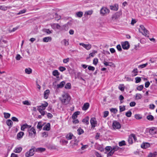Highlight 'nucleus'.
I'll return each mask as SVG.
<instances>
[{"instance_id":"obj_45","label":"nucleus","mask_w":157,"mask_h":157,"mask_svg":"<svg viewBox=\"0 0 157 157\" xmlns=\"http://www.w3.org/2000/svg\"><path fill=\"white\" fill-rule=\"evenodd\" d=\"M148 65L147 63H146L142 64L138 66V68H143L147 66Z\"/></svg>"},{"instance_id":"obj_43","label":"nucleus","mask_w":157,"mask_h":157,"mask_svg":"<svg viewBox=\"0 0 157 157\" xmlns=\"http://www.w3.org/2000/svg\"><path fill=\"white\" fill-rule=\"evenodd\" d=\"M132 114L131 112L129 110L126 113L125 115L127 117H130L131 116Z\"/></svg>"},{"instance_id":"obj_1","label":"nucleus","mask_w":157,"mask_h":157,"mask_svg":"<svg viewBox=\"0 0 157 157\" xmlns=\"http://www.w3.org/2000/svg\"><path fill=\"white\" fill-rule=\"evenodd\" d=\"M71 98L67 94H65L62 95V98L61 99L62 103L64 105L68 104Z\"/></svg>"},{"instance_id":"obj_52","label":"nucleus","mask_w":157,"mask_h":157,"mask_svg":"<svg viewBox=\"0 0 157 157\" xmlns=\"http://www.w3.org/2000/svg\"><path fill=\"white\" fill-rule=\"evenodd\" d=\"M136 80L135 82L136 83H138L140 82L141 81V78L139 77H136L135 78Z\"/></svg>"},{"instance_id":"obj_39","label":"nucleus","mask_w":157,"mask_h":157,"mask_svg":"<svg viewBox=\"0 0 157 157\" xmlns=\"http://www.w3.org/2000/svg\"><path fill=\"white\" fill-rule=\"evenodd\" d=\"M112 148L114 151H115L121 149V148L117 146H113L112 147Z\"/></svg>"},{"instance_id":"obj_4","label":"nucleus","mask_w":157,"mask_h":157,"mask_svg":"<svg viewBox=\"0 0 157 157\" xmlns=\"http://www.w3.org/2000/svg\"><path fill=\"white\" fill-rule=\"evenodd\" d=\"M140 28L139 29V32L141 33L143 35L146 36H147L148 34V31L143 25H140Z\"/></svg>"},{"instance_id":"obj_13","label":"nucleus","mask_w":157,"mask_h":157,"mask_svg":"<svg viewBox=\"0 0 157 157\" xmlns=\"http://www.w3.org/2000/svg\"><path fill=\"white\" fill-rule=\"evenodd\" d=\"M75 137L71 133H69L66 136V138L67 140H70Z\"/></svg>"},{"instance_id":"obj_55","label":"nucleus","mask_w":157,"mask_h":157,"mask_svg":"<svg viewBox=\"0 0 157 157\" xmlns=\"http://www.w3.org/2000/svg\"><path fill=\"white\" fill-rule=\"evenodd\" d=\"M109 112L108 111H105L104 112L103 117L105 118L108 116Z\"/></svg>"},{"instance_id":"obj_3","label":"nucleus","mask_w":157,"mask_h":157,"mask_svg":"<svg viewBox=\"0 0 157 157\" xmlns=\"http://www.w3.org/2000/svg\"><path fill=\"white\" fill-rule=\"evenodd\" d=\"M110 10L105 7H103L100 10V14L102 16H105L109 13Z\"/></svg>"},{"instance_id":"obj_57","label":"nucleus","mask_w":157,"mask_h":157,"mask_svg":"<svg viewBox=\"0 0 157 157\" xmlns=\"http://www.w3.org/2000/svg\"><path fill=\"white\" fill-rule=\"evenodd\" d=\"M80 74V73L79 72L77 73V78L79 79L80 80H82L83 81H85V80L83 79L82 78V77H81L79 76V75Z\"/></svg>"},{"instance_id":"obj_21","label":"nucleus","mask_w":157,"mask_h":157,"mask_svg":"<svg viewBox=\"0 0 157 157\" xmlns=\"http://www.w3.org/2000/svg\"><path fill=\"white\" fill-rule=\"evenodd\" d=\"M93 13V11L92 10H88L86 11L85 12L84 16L85 17H86V19H88L87 15H90Z\"/></svg>"},{"instance_id":"obj_31","label":"nucleus","mask_w":157,"mask_h":157,"mask_svg":"<svg viewBox=\"0 0 157 157\" xmlns=\"http://www.w3.org/2000/svg\"><path fill=\"white\" fill-rule=\"evenodd\" d=\"M83 15V13L82 11H79L76 13V17H81Z\"/></svg>"},{"instance_id":"obj_44","label":"nucleus","mask_w":157,"mask_h":157,"mask_svg":"<svg viewBox=\"0 0 157 157\" xmlns=\"http://www.w3.org/2000/svg\"><path fill=\"white\" fill-rule=\"evenodd\" d=\"M126 145L125 141L124 140H122L119 143V145L120 146H124Z\"/></svg>"},{"instance_id":"obj_7","label":"nucleus","mask_w":157,"mask_h":157,"mask_svg":"<svg viewBox=\"0 0 157 157\" xmlns=\"http://www.w3.org/2000/svg\"><path fill=\"white\" fill-rule=\"evenodd\" d=\"M112 127L114 129H119L121 128V125L119 122L115 121L113 122Z\"/></svg>"},{"instance_id":"obj_22","label":"nucleus","mask_w":157,"mask_h":157,"mask_svg":"<svg viewBox=\"0 0 157 157\" xmlns=\"http://www.w3.org/2000/svg\"><path fill=\"white\" fill-rule=\"evenodd\" d=\"M43 32L46 33L47 34H50L52 33L53 31L50 30L49 29H42Z\"/></svg>"},{"instance_id":"obj_10","label":"nucleus","mask_w":157,"mask_h":157,"mask_svg":"<svg viewBox=\"0 0 157 157\" xmlns=\"http://www.w3.org/2000/svg\"><path fill=\"white\" fill-rule=\"evenodd\" d=\"M90 123L92 126V128H94L97 124V121L95 118H92L90 119Z\"/></svg>"},{"instance_id":"obj_54","label":"nucleus","mask_w":157,"mask_h":157,"mask_svg":"<svg viewBox=\"0 0 157 157\" xmlns=\"http://www.w3.org/2000/svg\"><path fill=\"white\" fill-rule=\"evenodd\" d=\"M120 108V112H121L124 111L125 109V107L124 106H119Z\"/></svg>"},{"instance_id":"obj_64","label":"nucleus","mask_w":157,"mask_h":157,"mask_svg":"<svg viewBox=\"0 0 157 157\" xmlns=\"http://www.w3.org/2000/svg\"><path fill=\"white\" fill-rule=\"evenodd\" d=\"M11 119L13 121H16V122H18L19 121V120L17 118H16V117H12L11 118Z\"/></svg>"},{"instance_id":"obj_24","label":"nucleus","mask_w":157,"mask_h":157,"mask_svg":"<svg viewBox=\"0 0 157 157\" xmlns=\"http://www.w3.org/2000/svg\"><path fill=\"white\" fill-rule=\"evenodd\" d=\"M22 150V148L21 147H16L13 150V152L16 153H19Z\"/></svg>"},{"instance_id":"obj_18","label":"nucleus","mask_w":157,"mask_h":157,"mask_svg":"<svg viewBox=\"0 0 157 157\" xmlns=\"http://www.w3.org/2000/svg\"><path fill=\"white\" fill-rule=\"evenodd\" d=\"M45 148L42 147L35 148V151L36 152H42L45 151Z\"/></svg>"},{"instance_id":"obj_8","label":"nucleus","mask_w":157,"mask_h":157,"mask_svg":"<svg viewBox=\"0 0 157 157\" xmlns=\"http://www.w3.org/2000/svg\"><path fill=\"white\" fill-rule=\"evenodd\" d=\"M121 45L122 48L124 49L127 50L129 48L130 45L128 41H126L124 42H123Z\"/></svg>"},{"instance_id":"obj_11","label":"nucleus","mask_w":157,"mask_h":157,"mask_svg":"<svg viewBox=\"0 0 157 157\" xmlns=\"http://www.w3.org/2000/svg\"><path fill=\"white\" fill-rule=\"evenodd\" d=\"M79 45L87 50H90L91 48V45L90 44H86L83 43H80Z\"/></svg>"},{"instance_id":"obj_38","label":"nucleus","mask_w":157,"mask_h":157,"mask_svg":"<svg viewBox=\"0 0 157 157\" xmlns=\"http://www.w3.org/2000/svg\"><path fill=\"white\" fill-rule=\"evenodd\" d=\"M43 125L42 124L41 122H39L38 123V124L37 126V128L39 129L40 130H41L42 129V127Z\"/></svg>"},{"instance_id":"obj_32","label":"nucleus","mask_w":157,"mask_h":157,"mask_svg":"<svg viewBox=\"0 0 157 157\" xmlns=\"http://www.w3.org/2000/svg\"><path fill=\"white\" fill-rule=\"evenodd\" d=\"M52 28H56L57 29H59L60 27V25L58 24H53L51 25Z\"/></svg>"},{"instance_id":"obj_16","label":"nucleus","mask_w":157,"mask_h":157,"mask_svg":"<svg viewBox=\"0 0 157 157\" xmlns=\"http://www.w3.org/2000/svg\"><path fill=\"white\" fill-rule=\"evenodd\" d=\"M150 146V144L147 143H145L142 144L141 145V147L143 148H146Z\"/></svg>"},{"instance_id":"obj_42","label":"nucleus","mask_w":157,"mask_h":157,"mask_svg":"<svg viewBox=\"0 0 157 157\" xmlns=\"http://www.w3.org/2000/svg\"><path fill=\"white\" fill-rule=\"evenodd\" d=\"M128 141L129 143L130 144H132L133 143L132 141V137L131 136V135H130L128 138Z\"/></svg>"},{"instance_id":"obj_35","label":"nucleus","mask_w":157,"mask_h":157,"mask_svg":"<svg viewBox=\"0 0 157 157\" xmlns=\"http://www.w3.org/2000/svg\"><path fill=\"white\" fill-rule=\"evenodd\" d=\"M78 134L80 135L84 132L83 130L81 128H79L77 130Z\"/></svg>"},{"instance_id":"obj_26","label":"nucleus","mask_w":157,"mask_h":157,"mask_svg":"<svg viewBox=\"0 0 157 157\" xmlns=\"http://www.w3.org/2000/svg\"><path fill=\"white\" fill-rule=\"evenodd\" d=\"M6 123L10 128H11L12 126L13 122L11 120L8 119L6 121Z\"/></svg>"},{"instance_id":"obj_5","label":"nucleus","mask_w":157,"mask_h":157,"mask_svg":"<svg viewBox=\"0 0 157 157\" xmlns=\"http://www.w3.org/2000/svg\"><path fill=\"white\" fill-rule=\"evenodd\" d=\"M35 147H33L31 149H30L29 151L26 152L25 154V156L26 157H29L33 156L34 154V152L36 151L35 150Z\"/></svg>"},{"instance_id":"obj_41","label":"nucleus","mask_w":157,"mask_h":157,"mask_svg":"<svg viewBox=\"0 0 157 157\" xmlns=\"http://www.w3.org/2000/svg\"><path fill=\"white\" fill-rule=\"evenodd\" d=\"M157 155L156 152H155L153 153H150L148 155V157H155Z\"/></svg>"},{"instance_id":"obj_62","label":"nucleus","mask_w":157,"mask_h":157,"mask_svg":"<svg viewBox=\"0 0 157 157\" xmlns=\"http://www.w3.org/2000/svg\"><path fill=\"white\" fill-rule=\"evenodd\" d=\"M81 144L82 145V146L81 147V149L82 150H84L86 149L88 146L87 145H83L82 143H81Z\"/></svg>"},{"instance_id":"obj_27","label":"nucleus","mask_w":157,"mask_h":157,"mask_svg":"<svg viewBox=\"0 0 157 157\" xmlns=\"http://www.w3.org/2000/svg\"><path fill=\"white\" fill-rule=\"evenodd\" d=\"M24 132H19L17 135V139L21 138L23 136H24Z\"/></svg>"},{"instance_id":"obj_25","label":"nucleus","mask_w":157,"mask_h":157,"mask_svg":"<svg viewBox=\"0 0 157 157\" xmlns=\"http://www.w3.org/2000/svg\"><path fill=\"white\" fill-rule=\"evenodd\" d=\"M138 70L137 68H135L132 71V76H135L137 75L138 73Z\"/></svg>"},{"instance_id":"obj_29","label":"nucleus","mask_w":157,"mask_h":157,"mask_svg":"<svg viewBox=\"0 0 157 157\" xmlns=\"http://www.w3.org/2000/svg\"><path fill=\"white\" fill-rule=\"evenodd\" d=\"M80 112L78 111L76 112L72 115V118L73 119H75L77 117V116L79 114Z\"/></svg>"},{"instance_id":"obj_51","label":"nucleus","mask_w":157,"mask_h":157,"mask_svg":"<svg viewBox=\"0 0 157 157\" xmlns=\"http://www.w3.org/2000/svg\"><path fill=\"white\" fill-rule=\"evenodd\" d=\"M143 87H144L143 85H140V86H138L137 87L136 89L138 90H139V91H141L143 89Z\"/></svg>"},{"instance_id":"obj_40","label":"nucleus","mask_w":157,"mask_h":157,"mask_svg":"<svg viewBox=\"0 0 157 157\" xmlns=\"http://www.w3.org/2000/svg\"><path fill=\"white\" fill-rule=\"evenodd\" d=\"M4 117L6 119L9 118L10 116V113H4Z\"/></svg>"},{"instance_id":"obj_56","label":"nucleus","mask_w":157,"mask_h":157,"mask_svg":"<svg viewBox=\"0 0 157 157\" xmlns=\"http://www.w3.org/2000/svg\"><path fill=\"white\" fill-rule=\"evenodd\" d=\"M98 59L97 58L94 59L93 61V64L95 65H96L98 63Z\"/></svg>"},{"instance_id":"obj_33","label":"nucleus","mask_w":157,"mask_h":157,"mask_svg":"<svg viewBox=\"0 0 157 157\" xmlns=\"http://www.w3.org/2000/svg\"><path fill=\"white\" fill-rule=\"evenodd\" d=\"M61 43L66 46H67L69 45V43L68 41L65 39H64L62 41Z\"/></svg>"},{"instance_id":"obj_53","label":"nucleus","mask_w":157,"mask_h":157,"mask_svg":"<svg viewBox=\"0 0 157 157\" xmlns=\"http://www.w3.org/2000/svg\"><path fill=\"white\" fill-rule=\"evenodd\" d=\"M22 103L25 105H31L30 103L28 101H22Z\"/></svg>"},{"instance_id":"obj_46","label":"nucleus","mask_w":157,"mask_h":157,"mask_svg":"<svg viewBox=\"0 0 157 157\" xmlns=\"http://www.w3.org/2000/svg\"><path fill=\"white\" fill-rule=\"evenodd\" d=\"M119 99L120 101V102L121 103L123 102V100L124 99V97L122 95H121L119 96Z\"/></svg>"},{"instance_id":"obj_28","label":"nucleus","mask_w":157,"mask_h":157,"mask_svg":"<svg viewBox=\"0 0 157 157\" xmlns=\"http://www.w3.org/2000/svg\"><path fill=\"white\" fill-rule=\"evenodd\" d=\"M29 126V125L25 123L23 124L21 126V131H24L25 128H27V127Z\"/></svg>"},{"instance_id":"obj_36","label":"nucleus","mask_w":157,"mask_h":157,"mask_svg":"<svg viewBox=\"0 0 157 157\" xmlns=\"http://www.w3.org/2000/svg\"><path fill=\"white\" fill-rule=\"evenodd\" d=\"M52 74L54 76H59V74L57 70H55L53 71Z\"/></svg>"},{"instance_id":"obj_37","label":"nucleus","mask_w":157,"mask_h":157,"mask_svg":"<svg viewBox=\"0 0 157 157\" xmlns=\"http://www.w3.org/2000/svg\"><path fill=\"white\" fill-rule=\"evenodd\" d=\"M71 88V85L70 83H67L65 86V88L66 89H70Z\"/></svg>"},{"instance_id":"obj_58","label":"nucleus","mask_w":157,"mask_h":157,"mask_svg":"<svg viewBox=\"0 0 157 157\" xmlns=\"http://www.w3.org/2000/svg\"><path fill=\"white\" fill-rule=\"evenodd\" d=\"M59 70L63 72L66 70V68L63 67H60L59 68Z\"/></svg>"},{"instance_id":"obj_50","label":"nucleus","mask_w":157,"mask_h":157,"mask_svg":"<svg viewBox=\"0 0 157 157\" xmlns=\"http://www.w3.org/2000/svg\"><path fill=\"white\" fill-rule=\"evenodd\" d=\"M123 85H120L118 86L119 89L121 91H123L124 89V87Z\"/></svg>"},{"instance_id":"obj_6","label":"nucleus","mask_w":157,"mask_h":157,"mask_svg":"<svg viewBox=\"0 0 157 157\" xmlns=\"http://www.w3.org/2000/svg\"><path fill=\"white\" fill-rule=\"evenodd\" d=\"M48 105V103L47 102L45 101L44 103L41 104V105L37 106V109L38 110H44L45 109Z\"/></svg>"},{"instance_id":"obj_59","label":"nucleus","mask_w":157,"mask_h":157,"mask_svg":"<svg viewBox=\"0 0 157 157\" xmlns=\"http://www.w3.org/2000/svg\"><path fill=\"white\" fill-rule=\"evenodd\" d=\"M110 111L111 112H113V113H116V112H117V110L116 108H112L110 109Z\"/></svg>"},{"instance_id":"obj_12","label":"nucleus","mask_w":157,"mask_h":157,"mask_svg":"<svg viewBox=\"0 0 157 157\" xmlns=\"http://www.w3.org/2000/svg\"><path fill=\"white\" fill-rule=\"evenodd\" d=\"M157 132V128L155 127L151 128L149 130V132L151 135H154Z\"/></svg>"},{"instance_id":"obj_20","label":"nucleus","mask_w":157,"mask_h":157,"mask_svg":"<svg viewBox=\"0 0 157 157\" xmlns=\"http://www.w3.org/2000/svg\"><path fill=\"white\" fill-rule=\"evenodd\" d=\"M65 84V81H63L61 82L59 84L57 85V88H62L63 87Z\"/></svg>"},{"instance_id":"obj_34","label":"nucleus","mask_w":157,"mask_h":157,"mask_svg":"<svg viewBox=\"0 0 157 157\" xmlns=\"http://www.w3.org/2000/svg\"><path fill=\"white\" fill-rule=\"evenodd\" d=\"M147 119L150 121H152L154 120V117L152 115H149L147 116Z\"/></svg>"},{"instance_id":"obj_17","label":"nucleus","mask_w":157,"mask_h":157,"mask_svg":"<svg viewBox=\"0 0 157 157\" xmlns=\"http://www.w3.org/2000/svg\"><path fill=\"white\" fill-rule=\"evenodd\" d=\"M110 8L112 10L117 11L118 9V6L117 4H115L113 6H110Z\"/></svg>"},{"instance_id":"obj_49","label":"nucleus","mask_w":157,"mask_h":157,"mask_svg":"<svg viewBox=\"0 0 157 157\" xmlns=\"http://www.w3.org/2000/svg\"><path fill=\"white\" fill-rule=\"evenodd\" d=\"M135 117L137 119H141L142 117L140 116V114H136L135 115Z\"/></svg>"},{"instance_id":"obj_9","label":"nucleus","mask_w":157,"mask_h":157,"mask_svg":"<svg viewBox=\"0 0 157 157\" xmlns=\"http://www.w3.org/2000/svg\"><path fill=\"white\" fill-rule=\"evenodd\" d=\"M121 14V12H117L112 15L111 18L112 19L116 20L120 17Z\"/></svg>"},{"instance_id":"obj_47","label":"nucleus","mask_w":157,"mask_h":157,"mask_svg":"<svg viewBox=\"0 0 157 157\" xmlns=\"http://www.w3.org/2000/svg\"><path fill=\"white\" fill-rule=\"evenodd\" d=\"M0 10L6 11L7 10V7L3 6H0Z\"/></svg>"},{"instance_id":"obj_61","label":"nucleus","mask_w":157,"mask_h":157,"mask_svg":"<svg viewBox=\"0 0 157 157\" xmlns=\"http://www.w3.org/2000/svg\"><path fill=\"white\" fill-rule=\"evenodd\" d=\"M88 69L90 71H94L95 70V68L93 66H89L88 67Z\"/></svg>"},{"instance_id":"obj_2","label":"nucleus","mask_w":157,"mask_h":157,"mask_svg":"<svg viewBox=\"0 0 157 157\" xmlns=\"http://www.w3.org/2000/svg\"><path fill=\"white\" fill-rule=\"evenodd\" d=\"M27 131L29 133V136L32 138L35 137L36 135V131L34 127L28 129Z\"/></svg>"},{"instance_id":"obj_63","label":"nucleus","mask_w":157,"mask_h":157,"mask_svg":"<svg viewBox=\"0 0 157 157\" xmlns=\"http://www.w3.org/2000/svg\"><path fill=\"white\" fill-rule=\"evenodd\" d=\"M70 60L69 58H67L66 59H64L63 60V62L64 63H66L69 62Z\"/></svg>"},{"instance_id":"obj_60","label":"nucleus","mask_w":157,"mask_h":157,"mask_svg":"<svg viewBox=\"0 0 157 157\" xmlns=\"http://www.w3.org/2000/svg\"><path fill=\"white\" fill-rule=\"evenodd\" d=\"M26 12V10L25 9H23L21 10L20 11L19 13H17V15H19L24 13Z\"/></svg>"},{"instance_id":"obj_14","label":"nucleus","mask_w":157,"mask_h":157,"mask_svg":"<svg viewBox=\"0 0 157 157\" xmlns=\"http://www.w3.org/2000/svg\"><path fill=\"white\" fill-rule=\"evenodd\" d=\"M89 106V103L86 102L84 104L82 107V109L83 110H86L88 109Z\"/></svg>"},{"instance_id":"obj_48","label":"nucleus","mask_w":157,"mask_h":157,"mask_svg":"<svg viewBox=\"0 0 157 157\" xmlns=\"http://www.w3.org/2000/svg\"><path fill=\"white\" fill-rule=\"evenodd\" d=\"M136 99L138 100L142 98V96L141 94H137L136 95Z\"/></svg>"},{"instance_id":"obj_15","label":"nucleus","mask_w":157,"mask_h":157,"mask_svg":"<svg viewBox=\"0 0 157 157\" xmlns=\"http://www.w3.org/2000/svg\"><path fill=\"white\" fill-rule=\"evenodd\" d=\"M50 129V124L48 123H47L43 127V129L44 130L48 131Z\"/></svg>"},{"instance_id":"obj_19","label":"nucleus","mask_w":157,"mask_h":157,"mask_svg":"<svg viewBox=\"0 0 157 157\" xmlns=\"http://www.w3.org/2000/svg\"><path fill=\"white\" fill-rule=\"evenodd\" d=\"M52 37H51L48 36L45 37L43 39V41L44 42H50L52 40Z\"/></svg>"},{"instance_id":"obj_30","label":"nucleus","mask_w":157,"mask_h":157,"mask_svg":"<svg viewBox=\"0 0 157 157\" xmlns=\"http://www.w3.org/2000/svg\"><path fill=\"white\" fill-rule=\"evenodd\" d=\"M25 71L26 74H30L32 72V70L30 68H26L25 70Z\"/></svg>"},{"instance_id":"obj_23","label":"nucleus","mask_w":157,"mask_h":157,"mask_svg":"<svg viewBox=\"0 0 157 157\" xmlns=\"http://www.w3.org/2000/svg\"><path fill=\"white\" fill-rule=\"evenodd\" d=\"M89 117L88 116H87L82 120V121L83 123L86 124V125H88L89 124Z\"/></svg>"}]
</instances>
